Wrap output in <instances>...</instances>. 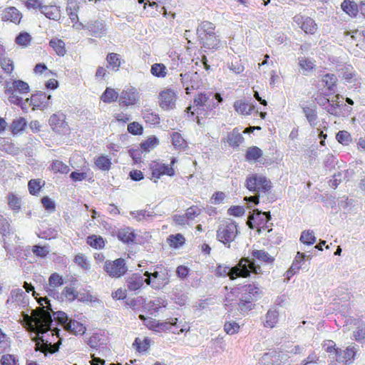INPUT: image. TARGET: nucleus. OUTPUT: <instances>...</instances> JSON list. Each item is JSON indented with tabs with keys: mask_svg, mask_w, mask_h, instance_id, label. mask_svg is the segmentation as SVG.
Segmentation results:
<instances>
[{
	"mask_svg": "<svg viewBox=\"0 0 365 365\" xmlns=\"http://www.w3.org/2000/svg\"><path fill=\"white\" fill-rule=\"evenodd\" d=\"M44 301L46 306H43L39 311H34L31 317L28 314L25 316V320L31 327V330L37 334L40 340L44 341L43 336H39L40 334L51 330L52 324L51 312L54 318L62 324L66 331L75 335H83L86 332V327L83 324L70 319L63 312H53L49 301L47 299Z\"/></svg>",
	"mask_w": 365,
	"mask_h": 365,
	"instance_id": "1",
	"label": "nucleus"
},
{
	"mask_svg": "<svg viewBox=\"0 0 365 365\" xmlns=\"http://www.w3.org/2000/svg\"><path fill=\"white\" fill-rule=\"evenodd\" d=\"M323 348L332 361L349 365L354 363L358 352V346L354 344H350L345 349H341L337 348L335 342L331 340L324 341Z\"/></svg>",
	"mask_w": 365,
	"mask_h": 365,
	"instance_id": "2",
	"label": "nucleus"
},
{
	"mask_svg": "<svg viewBox=\"0 0 365 365\" xmlns=\"http://www.w3.org/2000/svg\"><path fill=\"white\" fill-rule=\"evenodd\" d=\"M260 272V267L256 266L255 263L248 258H242L234 267L220 265L216 269L217 274L221 277L229 276L231 279L239 277H247L250 272L258 274Z\"/></svg>",
	"mask_w": 365,
	"mask_h": 365,
	"instance_id": "3",
	"label": "nucleus"
},
{
	"mask_svg": "<svg viewBox=\"0 0 365 365\" xmlns=\"http://www.w3.org/2000/svg\"><path fill=\"white\" fill-rule=\"evenodd\" d=\"M30 91L29 84L21 80H14L12 82H6L5 92L9 95V101L26 110V103H24L23 96Z\"/></svg>",
	"mask_w": 365,
	"mask_h": 365,
	"instance_id": "4",
	"label": "nucleus"
},
{
	"mask_svg": "<svg viewBox=\"0 0 365 365\" xmlns=\"http://www.w3.org/2000/svg\"><path fill=\"white\" fill-rule=\"evenodd\" d=\"M144 273L145 283L154 289H161L170 283V270L163 264H158Z\"/></svg>",
	"mask_w": 365,
	"mask_h": 365,
	"instance_id": "5",
	"label": "nucleus"
},
{
	"mask_svg": "<svg viewBox=\"0 0 365 365\" xmlns=\"http://www.w3.org/2000/svg\"><path fill=\"white\" fill-rule=\"evenodd\" d=\"M238 233L239 231L236 222L227 220L221 222L219 225L216 237L225 247H230V244L235 240Z\"/></svg>",
	"mask_w": 365,
	"mask_h": 365,
	"instance_id": "6",
	"label": "nucleus"
},
{
	"mask_svg": "<svg viewBox=\"0 0 365 365\" xmlns=\"http://www.w3.org/2000/svg\"><path fill=\"white\" fill-rule=\"evenodd\" d=\"M246 186L250 191L267 192L271 188V182L262 175H252L247 178Z\"/></svg>",
	"mask_w": 365,
	"mask_h": 365,
	"instance_id": "7",
	"label": "nucleus"
},
{
	"mask_svg": "<svg viewBox=\"0 0 365 365\" xmlns=\"http://www.w3.org/2000/svg\"><path fill=\"white\" fill-rule=\"evenodd\" d=\"M140 93L133 86H126L120 92L118 102L120 105L129 107L140 103Z\"/></svg>",
	"mask_w": 365,
	"mask_h": 365,
	"instance_id": "8",
	"label": "nucleus"
},
{
	"mask_svg": "<svg viewBox=\"0 0 365 365\" xmlns=\"http://www.w3.org/2000/svg\"><path fill=\"white\" fill-rule=\"evenodd\" d=\"M177 99V91L169 88L161 91L158 95L159 106L164 110L175 109L176 107Z\"/></svg>",
	"mask_w": 365,
	"mask_h": 365,
	"instance_id": "9",
	"label": "nucleus"
},
{
	"mask_svg": "<svg viewBox=\"0 0 365 365\" xmlns=\"http://www.w3.org/2000/svg\"><path fill=\"white\" fill-rule=\"evenodd\" d=\"M180 76V82L187 94H190L192 91L199 88L201 86L200 76L197 72L190 71L181 73Z\"/></svg>",
	"mask_w": 365,
	"mask_h": 365,
	"instance_id": "10",
	"label": "nucleus"
},
{
	"mask_svg": "<svg viewBox=\"0 0 365 365\" xmlns=\"http://www.w3.org/2000/svg\"><path fill=\"white\" fill-rule=\"evenodd\" d=\"M104 269L111 277H120L127 272V267L125 260L122 258L114 261H106L104 265Z\"/></svg>",
	"mask_w": 365,
	"mask_h": 365,
	"instance_id": "11",
	"label": "nucleus"
},
{
	"mask_svg": "<svg viewBox=\"0 0 365 365\" xmlns=\"http://www.w3.org/2000/svg\"><path fill=\"white\" fill-rule=\"evenodd\" d=\"M9 308H21L28 304V298L26 293L21 289H14L11 291L10 297L6 302Z\"/></svg>",
	"mask_w": 365,
	"mask_h": 365,
	"instance_id": "12",
	"label": "nucleus"
},
{
	"mask_svg": "<svg viewBox=\"0 0 365 365\" xmlns=\"http://www.w3.org/2000/svg\"><path fill=\"white\" fill-rule=\"evenodd\" d=\"M150 170L152 172V177L155 179H160L163 175L168 176H173L175 170L172 165H165L160 162L153 161L150 163Z\"/></svg>",
	"mask_w": 365,
	"mask_h": 365,
	"instance_id": "13",
	"label": "nucleus"
},
{
	"mask_svg": "<svg viewBox=\"0 0 365 365\" xmlns=\"http://www.w3.org/2000/svg\"><path fill=\"white\" fill-rule=\"evenodd\" d=\"M51 98V95L46 96L44 93H41L32 95L30 98H27L24 103H26V106L27 104L33 106L34 109L38 108L41 110H44L49 106L48 100H50Z\"/></svg>",
	"mask_w": 365,
	"mask_h": 365,
	"instance_id": "14",
	"label": "nucleus"
},
{
	"mask_svg": "<svg viewBox=\"0 0 365 365\" xmlns=\"http://www.w3.org/2000/svg\"><path fill=\"white\" fill-rule=\"evenodd\" d=\"M294 21L307 34H313L317 29V24L309 17L297 14L294 17Z\"/></svg>",
	"mask_w": 365,
	"mask_h": 365,
	"instance_id": "15",
	"label": "nucleus"
},
{
	"mask_svg": "<svg viewBox=\"0 0 365 365\" xmlns=\"http://www.w3.org/2000/svg\"><path fill=\"white\" fill-rule=\"evenodd\" d=\"M22 16V14L16 7L10 6L4 10L1 19L4 21H9L15 24H19Z\"/></svg>",
	"mask_w": 365,
	"mask_h": 365,
	"instance_id": "16",
	"label": "nucleus"
},
{
	"mask_svg": "<svg viewBox=\"0 0 365 365\" xmlns=\"http://www.w3.org/2000/svg\"><path fill=\"white\" fill-rule=\"evenodd\" d=\"M139 318L144 322V324L149 329L155 331L160 332L168 329L167 322L160 323L156 319L148 317L140 314Z\"/></svg>",
	"mask_w": 365,
	"mask_h": 365,
	"instance_id": "17",
	"label": "nucleus"
},
{
	"mask_svg": "<svg viewBox=\"0 0 365 365\" xmlns=\"http://www.w3.org/2000/svg\"><path fill=\"white\" fill-rule=\"evenodd\" d=\"M279 320V312L275 307L270 308L263 319L264 326L267 328H274Z\"/></svg>",
	"mask_w": 365,
	"mask_h": 365,
	"instance_id": "18",
	"label": "nucleus"
},
{
	"mask_svg": "<svg viewBox=\"0 0 365 365\" xmlns=\"http://www.w3.org/2000/svg\"><path fill=\"white\" fill-rule=\"evenodd\" d=\"M78 9V6H77L76 3L70 1L68 3V6L66 8V11L68 13V15L69 16V18L71 21V22L75 23L73 24V27L77 30H81L82 29L85 28V26H83L81 23H78V17L77 14V10Z\"/></svg>",
	"mask_w": 365,
	"mask_h": 365,
	"instance_id": "19",
	"label": "nucleus"
},
{
	"mask_svg": "<svg viewBox=\"0 0 365 365\" xmlns=\"http://www.w3.org/2000/svg\"><path fill=\"white\" fill-rule=\"evenodd\" d=\"M168 323V328L165 331H169L175 334H180L190 329L189 326L185 322H178L177 318L172 319Z\"/></svg>",
	"mask_w": 365,
	"mask_h": 365,
	"instance_id": "20",
	"label": "nucleus"
},
{
	"mask_svg": "<svg viewBox=\"0 0 365 365\" xmlns=\"http://www.w3.org/2000/svg\"><path fill=\"white\" fill-rule=\"evenodd\" d=\"M85 28L88 30L91 36L97 38H101L106 34V26L101 21L90 22Z\"/></svg>",
	"mask_w": 365,
	"mask_h": 365,
	"instance_id": "21",
	"label": "nucleus"
},
{
	"mask_svg": "<svg viewBox=\"0 0 365 365\" xmlns=\"http://www.w3.org/2000/svg\"><path fill=\"white\" fill-rule=\"evenodd\" d=\"M126 283L130 291L135 292L143 286L144 283H145V279L140 274H133L128 278Z\"/></svg>",
	"mask_w": 365,
	"mask_h": 365,
	"instance_id": "22",
	"label": "nucleus"
},
{
	"mask_svg": "<svg viewBox=\"0 0 365 365\" xmlns=\"http://www.w3.org/2000/svg\"><path fill=\"white\" fill-rule=\"evenodd\" d=\"M302 111L312 127L317 125V114L315 105H302Z\"/></svg>",
	"mask_w": 365,
	"mask_h": 365,
	"instance_id": "23",
	"label": "nucleus"
},
{
	"mask_svg": "<svg viewBox=\"0 0 365 365\" xmlns=\"http://www.w3.org/2000/svg\"><path fill=\"white\" fill-rule=\"evenodd\" d=\"M199 39L202 47L207 49H217L220 46V40L215 33Z\"/></svg>",
	"mask_w": 365,
	"mask_h": 365,
	"instance_id": "24",
	"label": "nucleus"
},
{
	"mask_svg": "<svg viewBox=\"0 0 365 365\" xmlns=\"http://www.w3.org/2000/svg\"><path fill=\"white\" fill-rule=\"evenodd\" d=\"M256 212H257L251 215L248 220V225L252 229L254 228L252 222L257 225H259L261 223H267L271 219V215L269 212H259L258 210H257Z\"/></svg>",
	"mask_w": 365,
	"mask_h": 365,
	"instance_id": "25",
	"label": "nucleus"
},
{
	"mask_svg": "<svg viewBox=\"0 0 365 365\" xmlns=\"http://www.w3.org/2000/svg\"><path fill=\"white\" fill-rule=\"evenodd\" d=\"M215 26L212 23L205 21L198 26L197 29V35L199 38L207 37V36H210L215 33Z\"/></svg>",
	"mask_w": 365,
	"mask_h": 365,
	"instance_id": "26",
	"label": "nucleus"
},
{
	"mask_svg": "<svg viewBox=\"0 0 365 365\" xmlns=\"http://www.w3.org/2000/svg\"><path fill=\"white\" fill-rule=\"evenodd\" d=\"M7 203L14 213H18L21 207V198L14 192H9L6 196Z\"/></svg>",
	"mask_w": 365,
	"mask_h": 365,
	"instance_id": "27",
	"label": "nucleus"
},
{
	"mask_svg": "<svg viewBox=\"0 0 365 365\" xmlns=\"http://www.w3.org/2000/svg\"><path fill=\"white\" fill-rule=\"evenodd\" d=\"M41 14L49 19L58 21L61 18V11L56 6H44L41 7Z\"/></svg>",
	"mask_w": 365,
	"mask_h": 365,
	"instance_id": "28",
	"label": "nucleus"
},
{
	"mask_svg": "<svg viewBox=\"0 0 365 365\" xmlns=\"http://www.w3.org/2000/svg\"><path fill=\"white\" fill-rule=\"evenodd\" d=\"M210 97V95L200 93L195 98L192 107L198 115L201 114L200 111L204 110V107L207 106V102Z\"/></svg>",
	"mask_w": 365,
	"mask_h": 365,
	"instance_id": "29",
	"label": "nucleus"
},
{
	"mask_svg": "<svg viewBox=\"0 0 365 365\" xmlns=\"http://www.w3.org/2000/svg\"><path fill=\"white\" fill-rule=\"evenodd\" d=\"M119 240L124 243L133 242L135 238V234L130 227H124L118 230L117 234Z\"/></svg>",
	"mask_w": 365,
	"mask_h": 365,
	"instance_id": "30",
	"label": "nucleus"
},
{
	"mask_svg": "<svg viewBox=\"0 0 365 365\" xmlns=\"http://www.w3.org/2000/svg\"><path fill=\"white\" fill-rule=\"evenodd\" d=\"M235 111L241 115H250L254 110L255 107L246 103L245 101L238 100L234 103Z\"/></svg>",
	"mask_w": 365,
	"mask_h": 365,
	"instance_id": "31",
	"label": "nucleus"
},
{
	"mask_svg": "<svg viewBox=\"0 0 365 365\" xmlns=\"http://www.w3.org/2000/svg\"><path fill=\"white\" fill-rule=\"evenodd\" d=\"M120 94L114 88H106L101 96V100L106 103H110L119 99Z\"/></svg>",
	"mask_w": 365,
	"mask_h": 365,
	"instance_id": "32",
	"label": "nucleus"
},
{
	"mask_svg": "<svg viewBox=\"0 0 365 365\" xmlns=\"http://www.w3.org/2000/svg\"><path fill=\"white\" fill-rule=\"evenodd\" d=\"M341 9L350 16H356L359 12L357 4L350 0H344L341 5Z\"/></svg>",
	"mask_w": 365,
	"mask_h": 365,
	"instance_id": "33",
	"label": "nucleus"
},
{
	"mask_svg": "<svg viewBox=\"0 0 365 365\" xmlns=\"http://www.w3.org/2000/svg\"><path fill=\"white\" fill-rule=\"evenodd\" d=\"M343 78L346 84H353L351 86L355 88H359L361 84V78H358L355 73L351 71H346L343 73Z\"/></svg>",
	"mask_w": 365,
	"mask_h": 365,
	"instance_id": "34",
	"label": "nucleus"
},
{
	"mask_svg": "<svg viewBox=\"0 0 365 365\" xmlns=\"http://www.w3.org/2000/svg\"><path fill=\"white\" fill-rule=\"evenodd\" d=\"M63 283V278L58 273H53L48 278V284L47 287L48 292H52L55 288L61 286Z\"/></svg>",
	"mask_w": 365,
	"mask_h": 365,
	"instance_id": "35",
	"label": "nucleus"
},
{
	"mask_svg": "<svg viewBox=\"0 0 365 365\" xmlns=\"http://www.w3.org/2000/svg\"><path fill=\"white\" fill-rule=\"evenodd\" d=\"M111 164V158L108 155H101L95 159L96 166L101 170H109Z\"/></svg>",
	"mask_w": 365,
	"mask_h": 365,
	"instance_id": "36",
	"label": "nucleus"
},
{
	"mask_svg": "<svg viewBox=\"0 0 365 365\" xmlns=\"http://www.w3.org/2000/svg\"><path fill=\"white\" fill-rule=\"evenodd\" d=\"M263 152L259 148L252 146L248 148L247 150L245 158L248 162H255L261 158Z\"/></svg>",
	"mask_w": 365,
	"mask_h": 365,
	"instance_id": "37",
	"label": "nucleus"
},
{
	"mask_svg": "<svg viewBox=\"0 0 365 365\" xmlns=\"http://www.w3.org/2000/svg\"><path fill=\"white\" fill-rule=\"evenodd\" d=\"M159 144V140L157 137L152 135L150 136L145 141L141 143L140 147L141 149L145 152L148 153L155 148Z\"/></svg>",
	"mask_w": 365,
	"mask_h": 365,
	"instance_id": "38",
	"label": "nucleus"
},
{
	"mask_svg": "<svg viewBox=\"0 0 365 365\" xmlns=\"http://www.w3.org/2000/svg\"><path fill=\"white\" fill-rule=\"evenodd\" d=\"M65 116L62 113L53 114L49 119V124L53 130H58L63 126Z\"/></svg>",
	"mask_w": 365,
	"mask_h": 365,
	"instance_id": "39",
	"label": "nucleus"
},
{
	"mask_svg": "<svg viewBox=\"0 0 365 365\" xmlns=\"http://www.w3.org/2000/svg\"><path fill=\"white\" fill-rule=\"evenodd\" d=\"M50 46L56 51V54L60 56H63L66 53L65 43L59 38H52L49 42Z\"/></svg>",
	"mask_w": 365,
	"mask_h": 365,
	"instance_id": "40",
	"label": "nucleus"
},
{
	"mask_svg": "<svg viewBox=\"0 0 365 365\" xmlns=\"http://www.w3.org/2000/svg\"><path fill=\"white\" fill-rule=\"evenodd\" d=\"M150 73L158 78H165L167 76V68L163 63H155L151 66Z\"/></svg>",
	"mask_w": 365,
	"mask_h": 365,
	"instance_id": "41",
	"label": "nucleus"
},
{
	"mask_svg": "<svg viewBox=\"0 0 365 365\" xmlns=\"http://www.w3.org/2000/svg\"><path fill=\"white\" fill-rule=\"evenodd\" d=\"M252 255L261 262L271 263L274 258L264 250H255L252 252Z\"/></svg>",
	"mask_w": 365,
	"mask_h": 365,
	"instance_id": "42",
	"label": "nucleus"
},
{
	"mask_svg": "<svg viewBox=\"0 0 365 365\" xmlns=\"http://www.w3.org/2000/svg\"><path fill=\"white\" fill-rule=\"evenodd\" d=\"M353 338L361 344L365 343V324L359 322L353 332Z\"/></svg>",
	"mask_w": 365,
	"mask_h": 365,
	"instance_id": "43",
	"label": "nucleus"
},
{
	"mask_svg": "<svg viewBox=\"0 0 365 365\" xmlns=\"http://www.w3.org/2000/svg\"><path fill=\"white\" fill-rule=\"evenodd\" d=\"M244 138L238 131L234 130L228 134L227 141L232 147H238L243 141Z\"/></svg>",
	"mask_w": 365,
	"mask_h": 365,
	"instance_id": "44",
	"label": "nucleus"
},
{
	"mask_svg": "<svg viewBox=\"0 0 365 365\" xmlns=\"http://www.w3.org/2000/svg\"><path fill=\"white\" fill-rule=\"evenodd\" d=\"M150 339L148 337H145L143 339L136 338L133 342V346L139 352H145L150 348Z\"/></svg>",
	"mask_w": 365,
	"mask_h": 365,
	"instance_id": "45",
	"label": "nucleus"
},
{
	"mask_svg": "<svg viewBox=\"0 0 365 365\" xmlns=\"http://www.w3.org/2000/svg\"><path fill=\"white\" fill-rule=\"evenodd\" d=\"M298 60L299 66L300 68L302 70L304 74H307V73L312 71L315 66L314 61L310 58L301 57L299 58Z\"/></svg>",
	"mask_w": 365,
	"mask_h": 365,
	"instance_id": "46",
	"label": "nucleus"
},
{
	"mask_svg": "<svg viewBox=\"0 0 365 365\" xmlns=\"http://www.w3.org/2000/svg\"><path fill=\"white\" fill-rule=\"evenodd\" d=\"M51 169L55 173L67 174L70 171L69 167L63 162L56 160L51 165Z\"/></svg>",
	"mask_w": 365,
	"mask_h": 365,
	"instance_id": "47",
	"label": "nucleus"
},
{
	"mask_svg": "<svg viewBox=\"0 0 365 365\" xmlns=\"http://www.w3.org/2000/svg\"><path fill=\"white\" fill-rule=\"evenodd\" d=\"M109 68L113 71H118L120 66V56L115 53H109L106 58Z\"/></svg>",
	"mask_w": 365,
	"mask_h": 365,
	"instance_id": "48",
	"label": "nucleus"
},
{
	"mask_svg": "<svg viewBox=\"0 0 365 365\" xmlns=\"http://www.w3.org/2000/svg\"><path fill=\"white\" fill-rule=\"evenodd\" d=\"M317 239L312 230L303 231L300 236L302 243L307 245H312L315 243Z\"/></svg>",
	"mask_w": 365,
	"mask_h": 365,
	"instance_id": "49",
	"label": "nucleus"
},
{
	"mask_svg": "<svg viewBox=\"0 0 365 365\" xmlns=\"http://www.w3.org/2000/svg\"><path fill=\"white\" fill-rule=\"evenodd\" d=\"M87 243L92 247L101 249L104 247V240L102 237L96 235L87 237Z\"/></svg>",
	"mask_w": 365,
	"mask_h": 365,
	"instance_id": "50",
	"label": "nucleus"
},
{
	"mask_svg": "<svg viewBox=\"0 0 365 365\" xmlns=\"http://www.w3.org/2000/svg\"><path fill=\"white\" fill-rule=\"evenodd\" d=\"M31 36L27 32H21L16 38V43L22 47H27L30 45L31 41Z\"/></svg>",
	"mask_w": 365,
	"mask_h": 365,
	"instance_id": "51",
	"label": "nucleus"
},
{
	"mask_svg": "<svg viewBox=\"0 0 365 365\" xmlns=\"http://www.w3.org/2000/svg\"><path fill=\"white\" fill-rule=\"evenodd\" d=\"M43 184L44 182H42L40 179L31 180L28 183V188L30 194L33 195H37Z\"/></svg>",
	"mask_w": 365,
	"mask_h": 365,
	"instance_id": "52",
	"label": "nucleus"
},
{
	"mask_svg": "<svg viewBox=\"0 0 365 365\" xmlns=\"http://www.w3.org/2000/svg\"><path fill=\"white\" fill-rule=\"evenodd\" d=\"M259 294V289L255 284H248L245 287V293L242 296H247L255 300Z\"/></svg>",
	"mask_w": 365,
	"mask_h": 365,
	"instance_id": "53",
	"label": "nucleus"
},
{
	"mask_svg": "<svg viewBox=\"0 0 365 365\" xmlns=\"http://www.w3.org/2000/svg\"><path fill=\"white\" fill-rule=\"evenodd\" d=\"M11 341L2 330L0 329V354L10 351Z\"/></svg>",
	"mask_w": 365,
	"mask_h": 365,
	"instance_id": "54",
	"label": "nucleus"
},
{
	"mask_svg": "<svg viewBox=\"0 0 365 365\" xmlns=\"http://www.w3.org/2000/svg\"><path fill=\"white\" fill-rule=\"evenodd\" d=\"M26 122L24 118H19L14 120L11 125L12 133L17 134L24 130Z\"/></svg>",
	"mask_w": 365,
	"mask_h": 365,
	"instance_id": "55",
	"label": "nucleus"
},
{
	"mask_svg": "<svg viewBox=\"0 0 365 365\" xmlns=\"http://www.w3.org/2000/svg\"><path fill=\"white\" fill-rule=\"evenodd\" d=\"M326 102L329 104V106L327 108V112L329 113H330L331 115L339 116L340 114L339 101H337V100H333V99L331 101H329V99H326Z\"/></svg>",
	"mask_w": 365,
	"mask_h": 365,
	"instance_id": "56",
	"label": "nucleus"
},
{
	"mask_svg": "<svg viewBox=\"0 0 365 365\" xmlns=\"http://www.w3.org/2000/svg\"><path fill=\"white\" fill-rule=\"evenodd\" d=\"M336 138L339 143L344 145H348L351 142V135L346 130H341L338 132L336 135Z\"/></svg>",
	"mask_w": 365,
	"mask_h": 365,
	"instance_id": "57",
	"label": "nucleus"
},
{
	"mask_svg": "<svg viewBox=\"0 0 365 365\" xmlns=\"http://www.w3.org/2000/svg\"><path fill=\"white\" fill-rule=\"evenodd\" d=\"M252 299L247 296H242L240 303L239 307L242 312H247L252 309L254 304H252Z\"/></svg>",
	"mask_w": 365,
	"mask_h": 365,
	"instance_id": "58",
	"label": "nucleus"
},
{
	"mask_svg": "<svg viewBox=\"0 0 365 365\" xmlns=\"http://www.w3.org/2000/svg\"><path fill=\"white\" fill-rule=\"evenodd\" d=\"M310 258V255H307L304 253L298 252L292 262L293 269H300L302 265L304 263L305 259Z\"/></svg>",
	"mask_w": 365,
	"mask_h": 365,
	"instance_id": "59",
	"label": "nucleus"
},
{
	"mask_svg": "<svg viewBox=\"0 0 365 365\" xmlns=\"http://www.w3.org/2000/svg\"><path fill=\"white\" fill-rule=\"evenodd\" d=\"M322 82L328 89L331 90L334 87L337 82V78L334 74L327 73L323 76Z\"/></svg>",
	"mask_w": 365,
	"mask_h": 365,
	"instance_id": "60",
	"label": "nucleus"
},
{
	"mask_svg": "<svg viewBox=\"0 0 365 365\" xmlns=\"http://www.w3.org/2000/svg\"><path fill=\"white\" fill-rule=\"evenodd\" d=\"M171 138H172L173 145L175 148H182L185 147V145H186L185 140H184V138L182 137V135L180 133H178L177 132H174V133H173Z\"/></svg>",
	"mask_w": 365,
	"mask_h": 365,
	"instance_id": "61",
	"label": "nucleus"
},
{
	"mask_svg": "<svg viewBox=\"0 0 365 365\" xmlns=\"http://www.w3.org/2000/svg\"><path fill=\"white\" fill-rule=\"evenodd\" d=\"M170 245L173 247H178L185 242V238L181 234L170 235L168 238Z\"/></svg>",
	"mask_w": 365,
	"mask_h": 365,
	"instance_id": "62",
	"label": "nucleus"
},
{
	"mask_svg": "<svg viewBox=\"0 0 365 365\" xmlns=\"http://www.w3.org/2000/svg\"><path fill=\"white\" fill-rule=\"evenodd\" d=\"M240 326L235 322H226L224 325L225 331L230 335H232L239 331Z\"/></svg>",
	"mask_w": 365,
	"mask_h": 365,
	"instance_id": "63",
	"label": "nucleus"
},
{
	"mask_svg": "<svg viewBox=\"0 0 365 365\" xmlns=\"http://www.w3.org/2000/svg\"><path fill=\"white\" fill-rule=\"evenodd\" d=\"M24 5L29 10L39 9L41 12V7L43 6L41 1L40 0H24Z\"/></svg>",
	"mask_w": 365,
	"mask_h": 365,
	"instance_id": "64",
	"label": "nucleus"
}]
</instances>
